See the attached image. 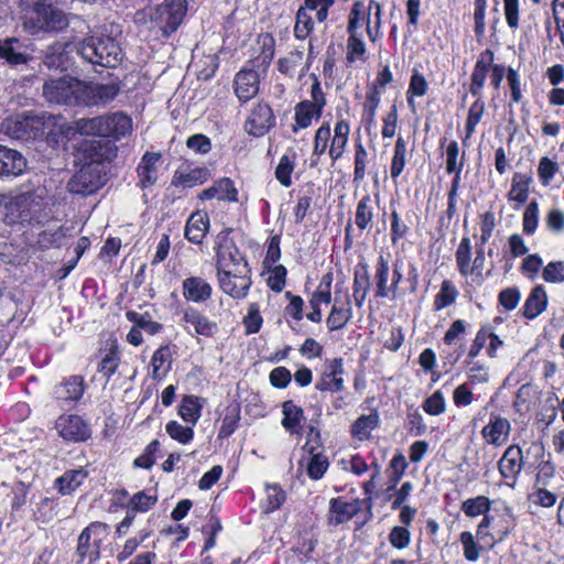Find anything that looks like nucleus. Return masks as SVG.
Here are the masks:
<instances>
[{
	"label": "nucleus",
	"mask_w": 564,
	"mask_h": 564,
	"mask_svg": "<svg viewBox=\"0 0 564 564\" xmlns=\"http://www.w3.org/2000/svg\"><path fill=\"white\" fill-rule=\"evenodd\" d=\"M105 183L104 166L94 163H83L79 171L68 182L70 193L89 195Z\"/></svg>",
	"instance_id": "obj_9"
},
{
	"label": "nucleus",
	"mask_w": 564,
	"mask_h": 564,
	"mask_svg": "<svg viewBox=\"0 0 564 564\" xmlns=\"http://www.w3.org/2000/svg\"><path fill=\"white\" fill-rule=\"evenodd\" d=\"M275 117L268 104L256 105L245 122V130L248 134L259 138L264 135L274 126Z\"/></svg>",
	"instance_id": "obj_16"
},
{
	"label": "nucleus",
	"mask_w": 564,
	"mask_h": 564,
	"mask_svg": "<svg viewBox=\"0 0 564 564\" xmlns=\"http://www.w3.org/2000/svg\"><path fill=\"white\" fill-rule=\"evenodd\" d=\"M422 409L425 413L429 415H441L446 410V402L444 394L437 390L432 395H430L425 401L422 403Z\"/></svg>",
	"instance_id": "obj_63"
},
{
	"label": "nucleus",
	"mask_w": 564,
	"mask_h": 564,
	"mask_svg": "<svg viewBox=\"0 0 564 564\" xmlns=\"http://www.w3.org/2000/svg\"><path fill=\"white\" fill-rule=\"evenodd\" d=\"M109 144L101 140H85L79 148L84 163L100 164L109 159Z\"/></svg>",
	"instance_id": "obj_32"
},
{
	"label": "nucleus",
	"mask_w": 564,
	"mask_h": 564,
	"mask_svg": "<svg viewBox=\"0 0 564 564\" xmlns=\"http://www.w3.org/2000/svg\"><path fill=\"white\" fill-rule=\"evenodd\" d=\"M304 59V53L302 51H292L286 56L278 61V68L282 74L293 76L296 68L300 67Z\"/></svg>",
	"instance_id": "obj_60"
},
{
	"label": "nucleus",
	"mask_w": 564,
	"mask_h": 564,
	"mask_svg": "<svg viewBox=\"0 0 564 564\" xmlns=\"http://www.w3.org/2000/svg\"><path fill=\"white\" fill-rule=\"evenodd\" d=\"M259 91V74L253 69H241L235 77V94L241 102H248Z\"/></svg>",
	"instance_id": "obj_22"
},
{
	"label": "nucleus",
	"mask_w": 564,
	"mask_h": 564,
	"mask_svg": "<svg viewBox=\"0 0 564 564\" xmlns=\"http://www.w3.org/2000/svg\"><path fill=\"white\" fill-rule=\"evenodd\" d=\"M85 380L79 375L64 378L63 381L54 389V395L57 400L65 402H77L85 392Z\"/></svg>",
	"instance_id": "obj_26"
},
{
	"label": "nucleus",
	"mask_w": 564,
	"mask_h": 564,
	"mask_svg": "<svg viewBox=\"0 0 564 564\" xmlns=\"http://www.w3.org/2000/svg\"><path fill=\"white\" fill-rule=\"evenodd\" d=\"M294 171V162L289 155L284 154L280 158L279 164L275 169V177L284 187L292 184V173Z\"/></svg>",
	"instance_id": "obj_62"
},
{
	"label": "nucleus",
	"mask_w": 564,
	"mask_h": 564,
	"mask_svg": "<svg viewBox=\"0 0 564 564\" xmlns=\"http://www.w3.org/2000/svg\"><path fill=\"white\" fill-rule=\"evenodd\" d=\"M76 48L82 58L93 65L116 67L122 59V50L118 42L108 35L94 33L74 46L68 42H55L50 45L44 56L48 68L65 70L70 65L69 53Z\"/></svg>",
	"instance_id": "obj_1"
},
{
	"label": "nucleus",
	"mask_w": 564,
	"mask_h": 564,
	"mask_svg": "<svg viewBox=\"0 0 564 564\" xmlns=\"http://www.w3.org/2000/svg\"><path fill=\"white\" fill-rule=\"evenodd\" d=\"M22 6L23 28L31 34L57 32L68 25L65 12L45 0H25Z\"/></svg>",
	"instance_id": "obj_2"
},
{
	"label": "nucleus",
	"mask_w": 564,
	"mask_h": 564,
	"mask_svg": "<svg viewBox=\"0 0 564 564\" xmlns=\"http://www.w3.org/2000/svg\"><path fill=\"white\" fill-rule=\"evenodd\" d=\"M323 110H318L308 102H302L294 107V123L292 124V132L297 133L300 130L306 129L312 126L313 121L322 117Z\"/></svg>",
	"instance_id": "obj_35"
},
{
	"label": "nucleus",
	"mask_w": 564,
	"mask_h": 564,
	"mask_svg": "<svg viewBox=\"0 0 564 564\" xmlns=\"http://www.w3.org/2000/svg\"><path fill=\"white\" fill-rule=\"evenodd\" d=\"M352 290L355 304L357 307H361L366 301L369 290V275L366 269L362 273H355Z\"/></svg>",
	"instance_id": "obj_56"
},
{
	"label": "nucleus",
	"mask_w": 564,
	"mask_h": 564,
	"mask_svg": "<svg viewBox=\"0 0 564 564\" xmlns=\"http://www.w3.org/2000/svg\"><path fill=\"white\" fill-rule=\"evenodd\" d=\"M173 350L170 345L159 347L152 358V378L156 380L163 379L172 368Z\"/></svg>",
	"instance_id": "obj_37"
},
{
	"label": "nucleus",
	"mask_w": 564,
	"mask_h": 564,
	"mask_svg": "<svg viewBox=\"0 0 564 564\" xmlns=\"http://www.w3.org/2000/svg\"><path fill=\"white\" fill-rule=\"evenodd\" d=\"M308 9L301 7L296 13L294 35L299 40H305L314 29V21Z\"/></svg>",
	"instance_id": "obj_51"
},
{
	"label": "nucleus",
	"mask_w": 564,
	"mask_h": 564,
	"mask_svg": "<svg viewBox=\"0 0 564 564\" xmlns=\"http://www.w3.org/2000/svg\"><path fill=\"white\" fill-rule=\"evenodd\" d=\"M82 134L119 140L132 130V120L122 112L98 116L77 121Z\"/></svg>",
	"instance_id": "obj_4"
},
{
	"label": "nucleus",
	"mask_w": 564,
	"mask_h": 564,
	"mask_svg": "<svg viewBox=\"0 0 564 564\" xmlns=\"http://www.w3.org/2000/svg\"><path fill=\"white\" fill-rule=\"evenodd\" d=\"M210 178L207 167L182 169L174 173L172 185L191 188L206 183Z\"/></svg>",
	"instance_id": "obj_30"
},
{
	"label": "nucleus",
	"mask_w": 564,
	"mask_h": 564,
	"mask_svg": "<svg viewBox=\"0 0 564 564\" xmlns=\"http://www.w3.org/2000/svg\"><path fill=\"white\" fill-rule=\"evenodd\" d=\"M543 280L549 283H562L564 282V262L552 261L549 262L542 273Z\"/></svg>",
	"instance_id": "obj_64"
},
{
	"label": "nucleus",
	"mask_w": 564,
	"mask_h": 564,
	"mask_svg": "<svg viewBox=\"0 0 564 564\" xmlns=\"http://www.w3.org/2000/svg\"><path fill=\"white\" fill-rule=\"evenodd\" d=\"M249 265L240 264L238 270L217 273L220 290L232 299H245L252 284Z\"/></svg>",
	"instance_id": "obj_10"
},
{
	"label": "nucleus",
	"mask_w": 564,
	"mask_h": 564,
	"mask_svg": "<svg viewBox=\"0 0 564 564\" xmlns=\"http://www.w3.org/2000/svg\"><path fill=\"white\" fill-rule=\"evenodd\" d=\"M510 431L511 425L508 419L499 414L491 413L480 434L487 444L500 447L508 442Z\"/></svg>",
	"instance_id": "obj_18"
},
{
	"label": "nucleus",
	"mask_w": 564,
	"mask_h": 564,
	"mask_svg": "<svg viewBox=\"0 0 564 564\" xmlns=\"http://www.w3.org/2000/svg\"><path fill=\"white\" fill-rule=\"evenodd\" d=\"M200 409L198 398L187 395L183 398L178 406V414L186 423L194 426L200 417Z\"/></svg>",
	"instance_id": "obj_47"
},
{
	"label": "nucleus",
	"mask_w": 564,
	"mask_h": 564,
	"mask_svg": "<svg viewBox=\"0 0 564 564\" xmlns=\"http://www.w3.org/2000/svg\"><path fill=\"white\" fill-rule=\"evenodd\" d=\"M382 25V4L378 0L365 2L357 0L352 3L348 14L347 34H364L366 28L367 35L371 42L381 37Z\"/></svg>",
	"instance_id": "obj_3"
},
{
	"label": "nucleus",
	"mask_w": 564,
	"mask_h": 564,
	"mask_svg": "<svg viewBox=\"0 0 564 564\" xmlns=\"http://www.w3.org/2000/svg\"><path fill=\"white\" fill-rule=\"evenodd\" d=\"M484 111L485 102L482 101L481 96H479L468 110V116L465 126L466 139L470 138L474 134L477 124L480 122L482 118Z\"/></svg>",
	"instance_id": "obj_58"
},
{
	"label": "nucleus",
	"mask_w": 564,
	"mask_h": 564,
	"mask_svg": "<svg viewBox=\"0 0 564 564\" xmlns=\"http://www.w3.org/2000/svg\"><path fill=\"white\" fill-rule=\"evenodd\" d=\"M200 200L218 199L224 202H238V189L232 180L223 177L214 182L212 186L205 188L198 195Z\"/></svg>",
	"instance_id": "obj_23"
},
{
	"label": "nucleus",
	"mask_w": 564,
	"mask_h": 564,
	"mask_svg": "<svg viewBox=\"0 0 564 564\" xmlns=\"http://www.w3.org/2000/svg\"><path fill=\"white\" fill-rule=\"evenodd\" d=\"M26 169V161L17 150L0 144V177L19 176Z\"/></svg>",
	"instance_id": "obj_24"
},
{
	"label": "nucleus",
	"mask_w": 564,
	"mask_h": 564,
	"mask_svg": "<svg viewBox=\"0 0 564 564\" xmlns=\"http://www.w3.org/2000/svg\"><path fill=\"white\" fill-rule=\"evenodd\" d=\"M492 62L494 53L490 50H486L479 55L470 76L469 91L473 96H481V90L484 88L485 80L488 76Z\"/></svg>",
	"instance_id": "obj_25"
},
{
	"label": "nucleus",
	"mask_w": 564,
	"mask_h": 564,
	"mask_svg": "<svg viewBox=\"0 0 564 564\" xmlns=\"http://www.w3.org/2000/svg\"><path fill=\"white\" fill-rule=\"evenodd\" d=\"M215 249L217 273L238 270L240 264L248 265L245 257L227 234H219L217 236Z\"/></svg>",
	"instance_id": "obj_12"
},
{
	"label": "nucleus",
	"mask_w": 564,
	"mask_h": 564,
	"mask_svg": "<svg viewBox=\"0 0 564 564\" xmlns=\"http://www.w3.org/2000/svg\"><path fill=\"white\" fill-rule=\"evenodd\" d=\"M459 156L457 141H451L446 148V172L448 174H460L464 166V154Z\"/></svg>",
	"instance_id": "obj_57"
},
{
	"label": "nucleus",
	"mask_w": 564,
	"mask_h": 564,
	"mask_svg": "<svg viewBox=\"0 0 564 564\" xmlns=\"http://www.w3.org/2000/svg\"><path fill=\"white\" fill-rule=\"evenodd\" d=\"M366 507L367 518H372V498L346 500L344 497H336L329 500L327 521L329 525L337 527L351 520L361 509Z\"/></svg>",
	"instance_id": "obj_8"
},
{
	"label": "nucleus",
	"mask_w": 564,
	"mask_h": 564,
	"mask_svg": "<svg viewBox=\"0 0 564 564\" xmlns=\"http://www.w3.org/2000/svg\"><path fill=\"white\" fill-rule=\"evenodd\" d=\"M547 306V295L542 285L532 289L527 297L523 306L522 314L528 319H533L542 314Z\"/></svg>",
	"instance_id": "obj_34"
},
{
	"label": "nucleus",
	"mask_w": 564,
	"mask_h": 564,
	"mask_svg": "<svg viewBox=\"0 0 564 564\" xmlns=\"http://www.w3.org/2000/svg\"><path fill=\"white\" fill-rule=\"evenodd\" d=\"M0 57L13 65L24 64L28 61L25 45L18 37L0 41Z\"/></svg>",
	"instance_id": "obj_36"
},
{
	"label": "nucleus",
	"mask_w": 564,
	"mask_h": 564,
	"mask_svg": "<svg viewBox=\"0 0 564 564\" xmlns=\"http://www.w3.org/2000/svg\"><path fill=\"white\" fill-rule=\"evenodd\" d=\"M531 183L532 176L514 173L510 191L508 192V200L517 203L516 209L528 200Z\"/></svg>",
	"instance_id": "obj_38"
},
{
	"label": "nucleus",
	"mask_w": 564,
	"mask_h": 564,
	"mask_svg": "<svg viewBox=\"0 0 564 564\" xmlns=\"http://www.w3.org/2000/svg\"><path fill=\"white\" fill-rule=\"evenodd\" d=\"M390 275L389 259L383 254L378 257L375 271L376 282V297L384 299L390 295V288L388 284Z\"/></svg>",
	"instance_id": "obj_40"
},
{
	"label": "nucleus",
	"mask_w": 564,
	"mask_h": 564,
	"mask_svg": "<svg viewBox=\"0 0 564 564\" xmlns=\"http://www.w3.org/2000/svg\"><path fill=\"white\" fill-rule=\"evenodd\" d=\"M209 228V217L207 213L194 212L186 221L185 238L192 243H200Z\"/></svg>",
	"instance_id": "obj_29"
},
{
	"label": "nucleus",
	"mask_w": 564,
	"mask_h": 564,
	"mask_svg": "<svg viewBox=\"0 0 564 564\" xmlns=\"http://www.w3.org/2000/svg\"><path fill=\"white\" fill-rule=\"evenodd\" d=\"M183 296L185 300L202 303L206 302L212 296V285L199 276L186 278L183 283Z\"/></svg>",
	"instance_id": "obj_28"
},
{
	"label": "nucleus",
	"mask_w": 564,
	"mask_h": 564,
	"mask_svg": "<svg viewBox=\"0 0 564 564\" xmlns=\"http://www.w3.org/2000/svg\"><path fill=\"white\" fill-rule=\"evenodd\" d=\"M351 318L352 307L348 291L346 290L343 296L336 291L334 304L326 318L327 328L330 332L343 329Z\"/></svg>",
	"instance_id": "obj_17"
},
{
	"label": "nucleus",
	"mask_w": 564,
	"mask_h": 564,
	"mask_svg": "<svg viewBox=\"0 0 564 564\" xmlns=\"http://www.w3.org/2000/svg\"><path fill=\"white\" fill-rule=\"evenodd\" d=\"M59 437L65 442L80 443L91 436L90 424L80 415L62 414L54 424Z\"/></svg>",
	"instance_id": "obj_11"
},
{
	"label": "nucleus",
	"mask_w": 564,
	"mask_h": 564,
	"mask_svg": "<svg viewBox=\"0 0 564 564\" xmlns=\"http://www.w3.org/2000/svg\"><path fill=\"white\" fill-rule=\"evenodd\" d=\"M467 362V379L468 384L476 386V384H482L488 382L489 380V371L488 368L479 362L474 360H468Z\"/></svg>",
	"instance_id": "obj_59"
},
{
	"label": "nucleus",
	"mask_w": 564,
	"mask_h": 564,
	"mask_svg": "<svg viewBox=\"0 0 564 564\" xmlns=\"http://www.w3.org/2000/svg\"><path fill=\"white\" fill-rule=\"evenodd\" d=\"M83 82L74 77L50 79L43 86V95L48 102L82 105Z\"/></svg>",
	"instance_id": "obj_7"
},
{
	"label": "nucleus",
	"mask_w": 564,
	"mask_h": 564,
	"mask_svg": "<svg viewBox=\"0 0 564 564\" xmlns=\"http://www.w3.org/2000/svg\"><path fill=\"white\" fill-rule=\"evenodd\" d=\"M186 10V0H164L150 10L153 28H158L164 37H169L181 25Z\"/></svg>",
	"instance_id": "obj_5"
},
{
	"label": "nucleus",
	"mask_w": 564,
	"mask_h": 564,
	"mask_svg": "<svg viewBox=\"0 0 564 564\" xmlns=\"http://www.w3.org/2000/svg\"><path fill=\"white\" fill-rule=\"evenodd\" d=\"M119 86L116 83L98 84L83 82L82 105L106 104L117 97Z\"/></svg>",
	"instance_id": "obj_19"
},
{
	"label": "nucleus",
	"mask_w": 564,
	"mask_h": 564,
	"mask_svg": "<svg viewBox=\"0 0 564 564\" xmlns=\"http://www.w3.org/2000/svg\"><path fill=\"white\" fill-rule=\"evenodd\" d=\"M350 134V124L345 119H338L334 127V134L330 135L328 156L333 163L340 160L347 149Z\"/></svg>",
	"instance_id": "obj_27"
},
{
	"label": "nucleus",
	"mask_w": 564,
	"mask_h": 564,
	"mask_svg": "<svg viewBox=\"0 0 564 564\" xmlns=\"http://www.w3.org/2000/svg\"><path fill=\"white\" fill-rule=\"evenodd\" d=\"M184 328L188 334L192 329L196 335L204 337H213L218 333V325L216 322L209 319L194 307H188L183 314Z\"/></svg>",
	"instance_id": "obj_20"
},
{
	"label": "nucleus",
	"mask_w": 564,
	"mask_h": 564,
	"mask_svg": "<svg viewBox=\"0 0 564 564\" xmlns=\"http://www.w3.org/2000/svg\"><path fill=\"white\" fill-rule=\"evenodd\" d=\"M455 260L458 272L463 276L473 274L470 264L471 260V241L468 237H463L455 252Z\"/></svg>",
	"instance_id": "obj_44"
},
{
	"label": "nucleus",
	"mask_w": 564,
	"mask_h": 564,
	"mask_svg": "<svg viewBox=\"0 0 564 564\" xmlns=\"http://www.w3.org/2000/svg\"><path fill=\"white\" fill-rule=\"evenodd\" d=\"M373 219V208L371 206V197L365 195L358 202L355 214V224L359 230L364 231L371 227Z\"/></svg>",
	"instance_id": "obj_46"
},
{
	"label": "nucleus",
	"mask_w": 564,
	"mask_h": 564,
	"mask_svg": "<svg viewBox=\"0 0 564 564\" xmlns=\"http://www.w3.org/2000/svg\"><path fill=\"white\" fill-rule=\"evenodd\" d=\"M306 463V471L310 478L317 480L321 479L328 468V459L322 453L308 454Z\"/></svg>",
	"instance_id": "obj_53"
},
{
	"label": "nucleus",
	"mask_w": 564,
	"mask_h": 564,
	"mask_svg": "<svg viewBox=\"0 0 564 564\" xmlns=\"http://www.w3.org/2000/svg\"><path fill=\"white\" fill-rule=\"evenodd\" d=\"M491 501L486 496L468 498L462 503V511L469 518L488 514Z\"/></svg>",
	"instance_id": "obj_48"
},
{
	"label": "nucleus",
	"mask_w": 564,
	"mask_h": 564,
	"mask_svg": "<svg viewBox=\"0 0 564 564\" xmlns=\"http://www.w3.org/2000/svg\"><path fill=\"white\" fill-rule=\"evenodd\" d=\"M87 476L88 473L84 468L66 470L55 480V486L61 495H70L84 482Z\"/></svg>",
	"instance_id": "obj_39"
},
{
	"label": "nucleus",
	"mask_w": 564,
	"mask_h": 564,
	"mask_svg": "<svg viewBox=\"0 0 564 564\" xmlns=\"http://www.w3.org/2000/svg\"><path fill=\"white\" fill-rule=\"evenodd\" d=\"M332 129L329 122H324L315 132L311 166L318 164L321 155L328 153Z\"/></svg>",
	"instance_id": "obj_42"
},
{
	"label": "nucleus",
	"mask_w": 564,
	"mask_h": 564,
	"mask_svg": "<svg viewBox=\"0 0 564 564\" xmlns=\"http://www.w3.org/2000/svg\"><path fill=\"white\" fill-rule=\"evenodd\" d=\"M165 432L172 440L183 445L189 444L194 438L193 426H184L175 420L166 423Z\"/></svg>",
	"instance_id": "obj_50"
},
{
	"label": "nucleus",
	"mask_w": 564,
	"mask_h": 564,
	"mask_svg": "<svg viewBox=\"0 0 564 564\" xmlns=\"http://www.w3.org/2000/svg\"><path fill=\"white\" fill-rule=\"evenodd\" d=\"M332 283L333 273L328 272L324 274L319 281L317 289L313 292L308 304L312 308L306 317L313 323H319L322 321L321 304H328L332 301Z\"/></svg>",
	"instance_id": "obj_21"
},
{
	"label": "nucleus",
	"mask_w": 564,
	"mask_h": 564,
	"mask_svg": "<svg viewBox=\"0 0 564 564\" xmlns=\"http://www.w3.org/2000/svg\"><path fill=\"white\" fill-rule=\"evenodd\" d=\"M379 424V415L377 412H372L368 415L359 416L351 426V435L359 440L366 441L370 437L371 432Z\"/></svg>",
	"instance_id": "obj_43"
},
{
	"label": "nucleus",
	"mask_w": 564,
	"mask_h": 564,
	"mask_svg": "<svg viewBox=\"0 0 564 564\" xmlns=\"http://www.w3.org/2000/svg\"><path fill=\"white\" fill-rule=\"evenodd\" d=\"M367 47L364 41V34H348L346 47V62L348 65L366 63Z\"/></svg>",
	"instance_id": "obj_41"
},
{
	"label": "nucleus",
	"mask_w": 564,
	"mask_h": 564,
	"mask_svg": "<svg viewBox=\"0 0 564 564\" xmlns=\"http://www.w3.org/2000/svg\"><path fill=\"white\" fill-rule=\"evenodd\" d=\"M127 318L134 323V325L141 329L147 332L150 335H155L162 330V325L155 321H152L149 314H139L133 311L127 312Z\"/></svg>",
	"instance_id": "obj_55"
},
{
	"label": "nucleus",
	"mask_w": 564,
	"mask_h": 564,
	"mask_svg": "<svg viewBox=\"0 0 564 564\" xmlns=\"http://www.w3.org/2000/svg\"><path fill=\"white\" fill-rule=\"evenodd\" d=\"M344 360L343 358L327 359L325 370L318 377L315 389L322 392H340L344 390Z\"/></svg>",
	"instance_id": "obj_15"
},
{
	"label": "nucleus",
	"mask_w": 564,
	"mask_h": 564,
	"mask_svg": "<svg viewBox=\"0 0 564 564\" xmlns=\"http://www.w3.org/2000/svg\"><path fill=\"white\" fill-rule=\"evenodd\" d=\"M523 466L524 458L520 446H508L498 460V470L506 486L516 487Z\"/></svg>",
	"instance_id": "obj_14"
},
{
	"label": "nucleus",
	"mask_w": 564,
	"mask_h": 564,
	"mask_svg": "<svg viewBox=\"0 0 564 564\" xmlns=\"http://www.w3.org/2000/svg\"><path fill=\"white\" fill-rule=\"evenodd\" d=\"M368 152L360 140L355 143L354 182H361L366 177Z\"/></svg>",
	"instance_id": "obj_52"
},
{
	"label": "nucleus",
	"mask_w": 564,
	"mask_h": 564,
	"mask_svg": "<svg viewBox=\"0 0 564 564\" xmlns=\"http://www.w3.org/2000/svg\"><path fill=\"white\" fill-rule=\"evenodd\" d=\"M158 501L156 495L147 494L144 491H139L130 499L129 507L131 508L132 513L134 512H147L150 510Z\"/></svg>",
	"instance_id": "obj_61"
},
{
	"label": "nucleus",
	"mask_w": 564,
	"mask_h": 564,
	"mask_svg": "<svg viewBox=\"0 0 564 564\" xmlns=\"http://www.w3.org/2000/svg\"><path fill=\"white\" fill-rule=\"evenodd\" d=\"M282 426L291 435H301L303 432L302 423L304 421V411L292 400L282 403Z\"/></svg>",
	"instance_id": "obj_31"
},
{
	"label": "nucleus",
	"mask_w": 564,
	"mask_h": 564,
	"mask_svg": "<svg viewBox=\"0 0 564 564\" xmlns=\"http://www.w3.org/2000/svg\"><path fill=\"white\" fill-rule=\"evenodd\" d=\"M381 100V93L377 88H371L364 104L362 120L366 124H372L376 119L377 109Z\"/></svg>",
	"instance_id": "obj_54"
},
{
	"label": "nucleus",
	"mask_w": 564,
	"mask_h": 564,
	"mask_svg": "<svg viewBox=\"0 0 564 564\" xmlns=\"http://www.w3.org/2000/svg\"><path fill=\"white\" fill-rule=\"evenodd\" d=\"M44 116L34 113H21L4 119L1 131L12 139H36L44 133Z\"/></svg>",
	"instance_id": "obj_6"
},
{
	"label": "nucleus",
	"mask_w": 564,
	"mask_h": 564,
	"mask_svg": "<svg viewBox=\"0 0 564 564\" xmlns=\"http://www.w3.org/2000/svg\"><path fill=\"white\" fill-rule=\"evenodd\" d=\"M161 159L159 153L147 152L138 165L139 184L143 187H150L158 181V163Z\"/></svg>",
	"instance_id": "obj_33"
},
{
	"label": "nucleus",
	"mask_w": 564,
	"mask_h": 564,
	"mask_svg": "<svg viewBox=\"0 0 564 564\" xmlns=\"http://www.w3.org/2000/svg\"><path fill=\"white\" fill-rule=\"evenodd\" d=\"M106 524L93 522L85 528L79 538L77 553L82 560H88L93 564L99 557L100 544L106 535Z\"/></svg>",
	"instance_id": "obj_13"
},
{
	"label": "nucleus",
	"mask_w": 564,
	"mask_h": 564,
	"mask_svg": "<svg viewBox=\"0 0 564 564\" xmlns=\"http://www.w3.org/2000/svg\"><path fill=\"white\" fill-rule=\"evenodd\" d=\"M406 164V141L403 137H398L393 150V155L390 165L391 178L397 183L398 177L404 170Z\"/></svg>",
	"instance_id": "obj_45"
},
{
	"label": "nucleus",
	"mask_w": 564,
	"mask_h": 564,
	"mask_svg": "<svg viewBox=\"0 0 564 564\" xmlns=\"http://www.w3.org/2000/svg\"><path fill=\"white\" fill-rule=\"evenodd\" d=\"M458 296V290L456 286L449 281L444 280L441 284L440 292L435 295L433 307L435 311H441L453 303H455Z\"/></svg>",
	"instance_id": "obj_49"
}]
</instances>
